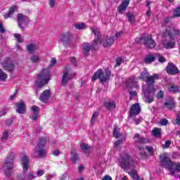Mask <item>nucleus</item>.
Returning a JSON list of instances; mask_svg holds the SVG:
<instances>
[{
  "instance_id": "37",
  "label": "nucleus",
  "mask_w": 180,
  "mask_h": 180,
  "mask_svg": "<svg viewBox=\"0 0 180 180\" xmlns=\"http://www.w3.org/2000/svg\"><path fill=\"white\" fill-rule=\"evenodd\" d=\"M8 78V75L0 69V81H5Z\"/></svg>"
},
{
  "instance_id": "41",
  "label": "nucleus",
  "mask_w": 180,
  "mask_h": 180,
  "mask_svg": "<svg viewBox=\"0 0 180 180\" xmlns=\"http://www.w3.org/2000/svg\"><path fill=\"white\" fill-rule=\"evenodd\" d=\"M156 56L158 57V60L159 63H165V61H167L165 58H164V56L160 55V53H157Z\"/></svg>"
},
{
  "instance_id": "42",
  "label": "nucleus",
  "mask_w": 180,
  "mask_h": 180,
  "mask_svg": "<svg viewBox=\"0 0 180 180\" xmlns=\"http://www.w3.org/2000/svg\"><path fill=\"white\" fill-rule=\"evenodd\" d=\"M113 136L115 137V139H118V137H120V133H119V131H117V127H115V128H114Z\"/></svg>"
},
{
  "instance_id": "24",
  "label": "nucleus",
  "mask_w": 180,
  "mask_h": 180,
  "mask_svg": "<svg viewBox=\"0 0 180 180\" xmlns=\"http://www.w3.org/2000/svg\"><path fill=\"white\" fill-rule=\"evenodd\" d=\"M129 4H130V0H124L118 8V11L120 13H123L126 9H127V6H129Z\"/></svg>"
},
{
  "instance_id": "46",
  "label": "nucleus",
  "mask_w": 180,
  "mask_h": 180,
  "mask_svg": "<svg viewBox=\"0 0 180 180\" xmlns=\"http://www.w3.org/2000/svg\"><path fill=\"white\" fill-rule=\"evenodd\" d=\"M160 124L162 126H167V124H168V120L165 119V118H162L160 122Z\"/></svg>"
},
{
  "instance_id": "64",
  "label": "nucleus",
  "mask_w": 180,
  "mask_h": 180,
  "mask_svg": "<svg viewBox=\"0 0 180 180\" xmlns=\"http://www.w3.org/2000/svg\"><path fill=\"white\" fill-rule=\"evenodd\" d=\"M103 180H112V177H110V176H105L103 178Z\"/></svg>"
},
{
  "instance_id": "28",
  "label": "nucleus",
  "mask_w": 180,
  "mask_h": 180,
  "mask_svg": "<svg viewBox=\"0 0 180 180\" xmlns=\"http://www.w3.org/2000/svg\"><path fill=\"white\" fill-rule=\"evenodd\" d=\"M162 133V130L161 128L155 127L152 130V134L154 137L160 138L161 137V134Z\"/></svg>"
},
{
  "instance_id": "13",
  "label": "nucleus",
  "mask_w": 180,
  "mask_h": 180,
  "mask_svg": "<svg viewBox=\"0 0 180 180\" xmlns=\"http://www.w3.org/2000/svg\"><path fill=\"white\" fill-rule=\"evenodd\" d=\"M160 78V75L158 74H155L153 76H149L148 79H146V82L148 86H146L147 89H151L154 91V84H155V79H158Z\"/></svg>"
},
{
  "instance_id": "36",
  "label": "nucleus",
  "mask_w": 180,
  "mask_h": 180,
  "mask_svg": "<svg viewBox=\"0 0 180 180\" xmlns=\"http://www.w3.org/2000/svg\"><path fill=\"white\" fill-rule=\"evenodd\" d=\"M71 160L72 161V162H74V164H75L77 162V161H78V155L75 153H74V151H71Z\"/></svg>"
},
{
  "instance_id": "29",
  "label": "nucleus",
  "mask_w": 180,
  "mask_h": 180,
  "mask_svg": "<svg viewBox=\"0 0 180 180\" xmlns=\"http://www.w3.org/2000/svg\"><path fill=\"white\" fill-rule=\"evenodd\" d=\"M153 61H155V56H154V55L150 53L146 56L145 58V63H146V64H150V63H153Z\"/></svg>"
},
{
  "instance_id": "1",
  "label": "nucleus",
  "mask_w": 180,
  "mask_h": 180,
  "mask_svg": "<svg viewBox=\"0 0 180 180\" xmlns=\"http://www.w3.org/2000/svg\"><path fill=\"white\" fill-rule=\"evenodd\" d=\"M160 162L162 164V167H164L165 169H168L170 172V175H175V169L180 172V162L175 163L172 162L171 157L168 153H164L160 155Z\"/></svg>"
},
{
  "instance_id": "21",
  "label": "nucleus",
  "mask_w": 180,
  "mask_h": 180,
  "mask_svg": "<svg viewBox=\"0 0 180 180\" xmlns=\"http://www.w3.org/2000/svg\"><path fill=\"white\" fill-rule=\"evenodd\" d=\"M71 39H72V35H71L70 32H65L60 35V41L64 44H68L71 41Z\"/></svg>"
},
{
  "instance_id": "19",
  "label": "nucleus",
  "mask_w": 180,
  "mask_h": 180,
  "mask_svg": "<svg viewBox=\"0 0 180 180\" xmlns=\"http://www.w3.org/2000/svg\"><path fill=\"white\" fill-rule=\"evenodd\" d=\"M134 140L135 144H146L148 143V140L144 137H141L140 134H136L134 136Z\"/></svg>"
},
{
  "instance_id": "2",
  "label": "nucleus",
  "mask_w": 180,
  "mask_h": 180,
  "mask_svg": "<svg viewBox=\"0 0 180 180\" xmlns=\"http://www.w3.org/2000/svg\"><path fill=\"white\" fill-rule=\"evenodd\" d=\"M91 32L95 34L96 37L94 39V41L92 45H90L88 43H84L82 45V50L83 54H88L89 51H91V48L95 49L96 46L98 44H102V39L101 38V33L99 32V30L96 27L91 28Z\"/></svg>"
},
{
  "instance_id": "49",
  "label": "nucleus",
  "mask_w": 180,
  "mask_h": 180,
  "mask_svg": "<svg viewBox=\"0 0 180 180\" xmlns=\"http://www.w3.org/2000/svg\"><path fill=\"white\" fill-rule=\"evenodd\" d=\"M157 98L158 99H162V98H164V92H162L161 90L158 92Z\"/></svg>"
},
{
  "instance_id": "12",
  "label": "nucleus",
  "mask_w": 180,
  "mask_h": 180,
  "mask_svg": "<svg viewBox=\"0 0 180 180\" xmlns=\"http://www.w3.org/2000/svg\"><path fill=\"white\" fill-rule=\"evenodd\" d=\"M17 22L18 27H20L21 30H24L25 26L29 23V17L23 15L22 13H18L17 15Z\"/></svg>"
},
{
  "instance_id": "20",
  "label": "nucleus",
  "mask_w": 180,
  "mask_h": 180,
  "mask_svg": "<svg viewBox=\"0 0 180 180\" xmlns=\"http://www.w3.org/2000/svg\"><path fill=\"white\" fill-rule=\"evenodd\" d=\"M115 43V37H106L103 41L101 40V44L103 47H110Z\"/></svg>"
},
{
  "instance_id": "30",
  "label": "nucleus",
  "mask_w": 180,
  "mask_h": 180,
  "mask_svg": "<svg viewBox=\"0 0 180 180\" xmlns=\"http://www.w3.org/2000/svg\"><path fill=\"white\" fill-rule=\"evenodd\" d=\"M129 175L131 176L132 179L134 180H139L140 177L139 176V174H137V171L132 169L130 172H129Z\"/></svg>"
},
{
  "instance_id": "62",
  "label": "nucleus",
  "mask_w": 180,
  "mask_h": 180,
  "mask_svg": "<svg viewBox=\"0 0 180 180\" xmlns=\"http://www.w3.org/2000/svg\"><path fill=\"white\" fill-rule=\"evenodd\" d=\"M49 5L51 8H54V5H56V0H50Z\"/></svg>"
},
{
  "instance_id": "63",
  "label": "nucleus",
  "mask_w": 180,
  "mask_h": 180,
  "mask_svg": "<svg viewBox=\"0 0 180 180\" xmlns=\"http://www.w3.org/2000/svg\"><path fill=\"white\" fill-rule=\"evenodd\" d=\"M4 115H6V109H4V110L0 111V117H2V116H4Z\"/></svg>"
},
{
  "instance_id": "57",
  "label": "nucleus",
  "mask_w": 180,
  "mask_h": 180,
  "mask_svg": "<svg viewBox=\"0 0 180 180\" xmlns=\"http://www.w3.org/2000/svg\"><path fill=\"white\" fill-rule=\"evenodd\" d=\"M37 176H41L42 175H44V170H43V169L38 170L37 172Z\"/></svg>"
},
{
  "instance_id": "11",
  "label": "nucleus",
  "mask_w": 180,
  "mask_h": 180,
  "mask_svg": "<svg viewBox=\"0 0 180 180\" xmlns=\"http://www.w3.org/2000/svg\"><path fill=\"white\" fill-rule=\"evenodd\" d=\"M75 72H71L70 68H66L63 72L61 82L62 85H67L69 81H71V79L75 78Z\"/></svg>"
},
{
  "instance_id": "56",
  "label": "nucleus",
  "mask_w": 180,
  "mask_h": 180,
  "mask_svg": "<svg viewBox=\"0 0 180 180\" xmlns=\"http://www.w3.org/2000/svg\"><path fill=\"white\" fill-rule=\"evenodd\" d=\"M176 124L180 126V111L177 114V117L176 119Z\"/></svg>"
},
{
  "instance_id": "45",
  "label": "nucleus",
  "mask_w": 180,
  "mask_h": 180,
  "mask_svg": "<svg viewBox=\"0 0 180 180\" xmlns=\"http://www.w3.org/2000/svg\"><path fill=\"white\" fill-rule=\"evenodd\" d=\"M26 176L27 180H33L35 178L34 174H33V173H28L27 174H26Z\"/></svg>"
},
{
  "instance_id": "59",
  "label": "nucleus",
  "mask_w": 180,
  "mask_h": 180,
  "mask_svg": "<svg viewBox=\"0 0 180 180\" xmlns=\"http://www.w3.org/2000/svg\"><path fill=\"white\" fill-rule=\"evenodd\" d=\"M122 63H123V60H122V58H118L117 59V66L120 67V65H122Z\"/></svg>"
},
{
  "instance_id": "60",
  "label": "nucleus",
  "mask_w": 180,
  "mask_h": 180,
  "mask_svg": "<svg viewBox=\"0 0 180 180\" xmlns=\"http://www.w3.org/2000/svg\"><path fill=\"white\" fill-rule=\"evenodd\" d=\"M146 16H148V18L151 17V7H148V11H146Z\"/></svg>"
},
{
  "instance_id": "22",
  "label": "nucleus",
  "mask_w": 180,
  "mask_h": 180,
  "mask_svg": "<svg viewBox=\"0 0 180 180\" xmlns=\"http://www.w3.org/2000/svg\"><path fill=\"white\" fill-rule=\"evenodd\" d=\"M15 11H18V6H12L10 7L8 11L4 15V19H9V18H12Z\"/></svg>"
},
{
  "instance_id": "39",
  "label": "nucleus",
  "mask_w": 180,
  "mask_h": 180,
  "mask_svg": "<svg viewBox=\"0 0 180 180\" xmlns=\"http://www.w3.org/2000/svg\"><path fill=\"white\" fill-rule=\"evenodd\" d=\"M39 116V112H32L31 115L30 116V119H32L34 122H37V117Z\"/></svg>"
},
{
  "instance_id": "44",
  "label": "nucleus",
  "mask_w": 180,
  "mask_h": 180,
  "mask_svg": "<svg viewBox=\"0 0 180 180\" xmlns=\"http://www.w3.org/2000/svg\"><path fill=\"white\" fill-rule=\"evenodd\" d=\"M9 139V134L8 132H4L3 136L1 137V141H5Z\"/></svg>"
},
{
  "instance_id": "8",
  "label": "nucleus",
  "mask_w": 180,
  "mask_h": 180,
  "mask_svg": "<svg viewBox=\"0 0 180 180\" xmlns=\"http://www.w3.org/2000/svg\"><path fill=\"white\" fill-rule=\"evenodd\" d=\"M13 158H15V154L13 152H11L3 165V169L7 176H11V174H12Z\"/></svg>"
},
{
  "instance_id": "7",
  "label": "nucleus",
  "mask_w": 180,
  "mask_h": 180,
  "mask_svg": "<svg viewBox=\"0 0 180 180\" xmlns=\"http://www.w3.org/2000/svg\"><path fill=\"white\" fill-rule=\"evenodd\" d=\"M47 141H49V138L47 137H41L39 139L38 143L35 147V153L39 158L45 157L46 154H47L46 149H44Z\"/></svg>"
},
{
  "instance_id": "38",
  "label": "nucleus",
  "mask_w": 180,
  "mask_h": 180,
  "mask_svg": "<svg viewBox=\"0 0 180 180\" xmlns=\"http://www.w3.org/2000/svg\"><path fill=\"white\" fill-rule=\"evenodd\" d=\"M75 29H77L78 30H82L86 27V25L85 23H81V24H75Z\"/></svg>"
},
{
  "instance_id": "18",
  "label": "nucleus",
  "mask_w": 180,
  "mask_h": 180,
  "mask_svg": "<svg viewBox=\"0 0 180 180\" xmlns=\"http://www.w3.org/2000/svg\"><path fill=\"white\" fill-rule=\"evenodd\" d=\"M51 95V93L50 92V90L46 89L40 94L39 101L44 102V103H46L47 101H49V99L50 98Z\"/></svg>"
},
{
  "instance_id": "47",
  "label": "nucleus",
  "mask_w": 180,
  "mask_h": 180,
  "mask_svg": "<svg viewBox=\"0 0 180 180\" xmlns=\"http://www.w3.org/2000/svg\"><path fill=\"white\" fill-rule=\"evenodd\" d=\"M121 144H123V140L118 139L115 143L114 147H119V146H121Z\"/></svg>"
},
{
  "instance_id": "33",
  "label": "nucleus",
  "mask_w": 180,
  "mask_h": 180,
  "mask_svg": "<svg viewBox=\"0 0 180 180\" xmlns=\"http://www.w3.org/2000/svg\"><path fill=\"white\" fill-rule=\"evenodd\" d=\"M127 16L128 18L129 23H134L136 20V17L134 16V14H133L132 13H127Z\"/></svg>"
},
{
  "instance_id": "53",
  "label": "nucleus",
  "mask_w": 180,
  "mask_h": 180,
  "mask_svg": "<svg viewBox=\"0 0 180 180\" xmlns=\"http://www.w3.org/2000/svg\"><path fill=\"white\" fill-rule=\"evenodd\" d=\"M141 122H143V118L141 117L134 120V123L136 126L139 125V123H141Z\"/></svg>"
},
{
  "instance_id": "40",
  "label": "nucleus",
  "mask_w": 180,
  "mask_h": 180,
  "mask_svg": "<svg viewBox=\"0 0 180 180\" xmlns=\"http://www.w3.org/2000/svg\"><path fill=\"white\" fill-rule=\"evenodd\" d=\"M173 16L174 18H180V7H178L174 10Z\"/></svg>"
},
{
  "instance_id": "54",
  "label": "nucleus",
  "mask_w": 180,
  "mask_h": 180,
  "mask_svg": "<svg viewBox=\"0 0 180 180\" xmlns=\"http://www.w3.org/2000/svg\"><path fill=\"white\" fill-rule=\"evenodd\" d=\"M98 112H94L91 117V122H95L96 120V117H98Z\"/></svg>"
},
{
  "instance_id": "14",
  "label": "nucleus",
  "mask_w": 180,
  "mask_h": 180,
  "mask_svg": "<svg viewBox=\"0 0 180 180\" xmlns=\"http://www.w3.org/2000/svg\"><path fill=\"white\" fill-rule=\"evenodd\" d=\"M1 67L8 72H12V71L15 70V65L9 58H6L3 62H1Z\"/></svg>"
},
{
  "instance_id": "15",
  "label": "nucleus",
  "mask_w": 180,
  "mask_h": 180,
  "mask_svg": "<svg viewBox=\"0 0 180 180\" xmlns=\"http://www.w3.org/2000/svg\"><path fill=\"white\" fill-rule=\"evenodd\" d=\"M140 112H141L140 104L135 103L132 105L129 109V117H136L137 115H139Z\"/></svg>"
},
{
  "instance_id": "52",
  "label": "nucleus",
  "mask_w": 180,
  "mask_h": 180,
  "mask_svg": "<svg viewBox=\"0 0 180 180\" xmlns=\"http://www.w3.org/2000/svg\"><path fill=\"white\" fill-rule=\"evenodd\" d=\"M123 36V31H120L119 32L115 33V37L116 39H120V37Z\"/></svg>"
},
{
  "instance_id": "26",
  "label": "nucleus",
  "mask_w": 180,
  "mask_h": 180,
  "mask_svg": "<svg viewBox=\"0 0 180 180\" xmlns=\"http://www.w3.org/2000/svg\"><path fill=\"white\" fill-rule=\"evenodd\" d=\"M27 51H29V53H36V51L39 50V46H37V45L34 44H30L27 45Z\"/></svg>"
},
{
  "instance_id": "10",
  "label": "nucleus",
  "mask_w": 180,
  "mask_h": 180,
  "mask_svg": "<svg viewBox=\"0 0 180 180\" xmlns=\"http://www.w3.org/2000/svg\"><path fill=\"white\" fill-rule=\"evenodd\" d=\"M143 41V44L147 49H153L155 47V41L153 39V37L150 34L143 35L141 38H136V43H141V41Z\"/></svg>"
},
{
  "instance_id": "17",
  "label": "nucleus",
  "mask_w": 180,
  "mask_h": 180,
  "mask_svg": "<svg viewBox=\"0 0 180 180\" xmlns=\"http://www.w3.org/2000/svg\"><path fill=\"white\" fill-rule=\"evenodd\" d=\"M166 71L168 74H170V75H176L179 72V70L174 63H170L167 65L166 67Z\"/></svg>"
},
{
  "instance_id": "50",
  "label": "nucleus",
  "mask_w": 180,
  "mask_h": 180,
  "mask_svg": "<svg viewBox=\"0 0 180 180\" xmlns=\"http://www.w3.org/2000/svg\"><path fill=\"white\" fill-rule=\"evenodd\" d=\"M39 110H40V108L38 106L34 105L32 107V112L39 113Z\"/></svg>"
},
{
  "instance_id": "27",
  "label": "nucleus",
  "mask_w": 180,
  "mask_h": 180,
  "mask_svg": "<svg viewBox=\"0 0 180 180\" xmlns=\"http://www.w3.org/2000/svg\"><path fill=\"white\" fill-rule=\"evenodd\" d=\"M104 106L108 110H112L116 108V104H115V101H106L104 103Z\"/></svg>"
},
{
  "instance_id": "32",
  "label": "nucleus",
  "mask_w": 180,
  "mask_h": 180,
  "mask_svg": "<svg viewBox=\"0 0 180 180\" xmlns=\"http://www.w3.org/2000/svg\"><path fill=\"white\" fill-rule=\"evenodd\" d=\"M179 90H180L179 86H176V85H172L169 88V92H172L173 94H176V92H179Z\"/></svg>"
},
{
  "instance_id": "31",
  "label": "nucleus",
  "mask_w": 180,
  "mask_h": 180,
  "mask_svg": "<svg viewBox=\"0 0 180 180\" xmlns=\"http://www.w3.org/2000/svg\"><path fill=\"white\" fill-rule=\"evenodd\" d=\"M80 148L84 154H89L90 147L86 143L82 144Z\"/></svg>"
},
{
  "instance_id": "4",
  "label": "nucleus",
  "mask_w": 180,
  "mask_h": 180,
  "mask_svg": "<svg viewBox=\"0 0 180 180\" xmlns=\"http://www.w3.org/2000/svg\"><path fill=\"white\" fill-rule=\"evenodd\" d=\"M50 81V70L43 69L38 75V78L36 81V84L38 89H41L44 85H47Z\"/></svg>"
},
{
  "instance_id": "23",
  "label": "nucleus",
  "mask_w": 180,
  "mask_h": 180,
  "mask_svg": "<svg viewBox=\"0 0 180 180\" xmlns=\"http://www.w3.org/2000/svg\"><path fill=\"white\" fill-rule=\"evenodd\" d=\"M16 111L18 112V113H20V115H23V113L26 112V105H25V103L23 101H21L20 103H17Z\"/></svg>"
},
{
  "instance_id": "51",
  "label": "nucleus",
  "mask_w": 180,
  "mask_h": 180,
  "mask_svg": "<svg viewBox=\"0 0 180 180\" xmlns=\"http://www.w3.org/2000/svg\"><path fill=\"white\" fill-rule=\"evenodd\" d=\"M171 146V141H167L165 143V145L162 146L163 148H169Z\"/></svg>"
},
{
  "instance_id": "5",
  "label": "nucleus",
  "mask_w": 180,
  "mask_h": 180,
  "mask_svg": "<svg viewBox=\"0 0 180 180\" xmlns=\"http://www.w3.org/2000/svg\"><path fill=\"white\" fill-rule=\"evenodd\" d=\"M120 162L122 169H131L136 165V162H134V160L129 153H124Z\"/></svg>"
},
{
  "instance_id": "35",
  "label": "nucleus",
  "mask_w": 180,
  "mask_h": 180,
  "mask_svg": "<svg viewBox=\"0 0 180 180\" xmlns=\"http://www.w3.org/2000/svg\"><path fill=\"white\" fill-rule=\"evenodd\" d=\"M148 77H150L149 74L145 70L141 73V77L139 78L143 81H146Z\"/></svg>"
},
{
  "instance_id": "61",
  "label": "nucleus",
  "mask_w": 180,
  "mask_h": 180,
  "mask_svg": "<svg viewBox=\"0 0 180 180\" xmlns=\"http://www.w3.org/2000/svg\"><path fill=\"white\" fill-rule=\"evenodd\" d=\"M0 33H5V28H4V25L1 22H0Z\"/></svg>"
},
{
  "instance_id": "34",
  "label": "nucleus",
  "mask_w": 180,
  "mask_h": 180,
  "mask_svg": "<svg viewBox=\"0 0 180 180\" xmlns=\"http://www.w3.org/2000/svg\"><path fill=\"white\" fill-rule=\"evenodd\" d=\"M30 60L32 63H33V64H37V63L40 61V57L37 55H33L31 56Z\"/></svg>"
},
{
  "instance_id": "58",
  "label": "nucleus",
  "mask_w": 180,
  "mask_h": 180,
  "mask_svg": "<svg viewBox=\"0 0 180 180\" xmlns=\"http://www.w3.org/2000/svg\"><path fill=\"white\" fill-rule=\"evenodd\" d=\"M146 150H148V153H150V154H153V151H154V148H152V146H146Z\"/></svg>"
},
{
  "instance_id": "25",
  "label": "nucleus",
  "mask_w": 180,
  "mask_h": 180,
  "mask_svg": "<svg viewBox=\"0 0 180 180\" xmlns=\"http://www.w3.org/2000/svg\"><path fill=\"white\" fill-rule=\"evenodd\" d=\"M165 105L167 106L168 109H174L175 108V101L174 98L171 97L166 101Z\"/></svg>"
},
{
  "instance_id": "16",
  "label": "nucleus",
  "mask_w": 180,
  "mask_h": 180,
  "mask_svg": "<svg viewBox=\"0 0 180 180\" xmlns=\"http://www.w3.org/2000/svg\"><path fill=\"white\" fill-rule=\"evenodd\" d=\"M21 167L23 169L24 174H26L30 168V162H29V157L27 155L21 158Z\"/></svg>"
},
{
  "instance_id": "6",
  "label": "nucleus",
  "mask_w": 180,
  "mask_h": 180,
  "mask_svg": "<svg viewBox=\"0 0 180 180\" xmlns=\"http://www.w3.org/2000/svg\"><path fill=\"white\" fill-rule=\"evenodd\" d=\"M111 72L110 70H107L103 72L102 69H98L97 71L94 74L91 80L93 82L94 81L99 79V81L102 82V84L106 82L107 81H109V79L110 78Z\"/></svg>"
},
{
  "instance_id": "48",
  "label": "nucleus",
  "mask_w": 180,
  "mask_h": 180,
  "mask_svg": "<svg viewBox=\"0 0 180 180\" xmlns=\"http://www.w3.org/2000/svg\"><path fill=\"white\" fill-rule=\"evenodd\" d=\"M56 63H57V59H56V58H51V62H50V66L54 67Z\"/></svg>"
},
{
  "instance_id": "55",
  "label": "nucleus",
  "mask_w": 180,
  "mask_h": 180,
  "mask_svg": "<svg viewBox=\"0 0 180 180\" xmlns=\"http://www.w3.org/2000/svg\"><path fill=\"white\" fill-rule=\"evenodd\" d=\"M16 95H18V93L16 91L13 94H11L8 98L9 101H13V99L16 98Z\"/></svg>"
},
{
  "instance_id": "9",
  "label": "nucleus",
  "mask_w": 180,
  "mask_h": 180,
  "mask_svg": "<svg viewBox=\"0 0 180 180\" xmlns=\"http://www.w3.org/2000/svg\"><path fill=\"white\" fill-rule=\"evenodd\" d=\"M142 91L143 94V99L146 103H151L154 102V95H155V89L151 90L147 89V86L143 85L142 86Z\"/></svg>"
},
{
  "instance_id": "43",
  "label": "nucleus",
  "mask_w": 180,
  "mask_h": 180,
  "mask_svg": "<svg viewBox=\"0 0 180 180\" xmlns=\"http://www.w3.org/2000/svg\"><path fill=\"white\" fill-rule=\"evenodd\" d=\"M14 37H15V39H17L18 43H23V39H22L20 34H14Z\"/></svg>"
},
{
  "instance_id": "3",
  "label": "nucleus",
  "mask_w": 180,
  "mask_h": 180,
  "mask_svg": "<svg viewBox=\"0 0 180 180\" xmlns=\"http://www.w3.org/2000/svg\"><path fill=\"white\" fill-rule=\"evenodd\" d=\"M179 34V30H176L175 28H171V27H168L166 29V31L164 34V36L167 39H170V41H163V46L165 49H174V46H175V40L174 39V37Z\"/></svg>"
}]
</instances>
